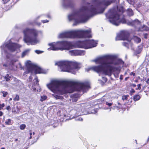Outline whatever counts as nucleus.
Wrapping results in <instances>:
<instances>
[{
    "instance_id": "obj_1",
    "label": "nucleus",
    "mask_w": 149,
    "mask_h": 149,
    "mask_svg": "<svg viewBox=\"0 0 149 149\" xmlns=\"http://www.w3.org/2000/svg\"><path fill=\"white\" fill-rule=\"evenodd\" d=\"M82 0L83 5L80 8L73 11L68 16L70 21L73 20V26H76L81 23H85L90 17L97 14L103 13L107 7L113 3L119 4L120 0H93L92 4L86 2Z\"/></svg>"
},
{
    "instance_id": "obj_2",
    "label": "nucleus",
    "mask_w": 149,
    "mask_h": 149,
    "mask_svg": "<svg viewBox=\"0 0 149 149\" xmlns=\"http://www.w3.org/2000/svg\"><path fill=\"white\" fill-rule=\"evenodd\" d=\"M100 65L95 66L86 69L87 72L90 70L98 73L102 72L105 75L111 76L113 72L120 70L119 65L123 66L124 62L121 59H117V56L113 55H106L100 57L93 61Z\"/></svg>"
},
{
    "instance_id": "obj_3",
    "label": "nucleus",
    "mask_w": 149,
    "mask_h": 149,
    "mask_svg": "<svg viewBox=\"0 0 149 149\" xmlns=\"http://www.w3.org/2000/svg\"><path fill=\"white\" fill-rule=\"evenodd\" d=\"M47 87L54 93L61 95L67 93H71L74 91H80L90 88L88 82L81 83L75 81L52 80L47 85Z\"/></svg>"
},
{
    "instance_id": "obj_4",
    "label": "nucleus",
    "mask_w": 149,
    "mask_h": 149,
    "mask_svg": "<svg viewBox=\"0 0 149 149\" xmlns=\"http://www.w3.org/2000/svg\"><path fill=\"white\" fill-rule=\"evenodd\" d=\"M23 32L24 41L28 45H35L39 42L37 38L38 35L39 33L42 34V31L34 29L26 28Z\"/></svg>"
},
{
    "instance_id": "obj_5",
    "label": "nucleus",
    "mask_w": 149,
    "mask_h": 149,
    "mask_svg": "<svg viewBox=\"0 0 149 149\" xmlns=\"http://www.w3.org/2000/svg\"><path fill=\"white\" fill-rule=\"evenodd\" d=\"M91 30H77L64 32L58 36L59 38H91Z\"/></svg>"
},
{
    "instance_id": "obj_6",
    "label": "nucleus",
    "mask_w": 149,
    "mask_h": 149,
    "mask_svg": "<svg viewBox=\"0 0 149 149\" xmlns=\"http://www.w3.org/2000/svg\"><path fill=\"white\" fill-rule=\"evenodd\" d=\"M55 65L60 67L61 71L67 72L75 74L80 68L79 63L76 62L62 61L56 63Z\"/></svg>"
},
{
    "instance_id": "obj_7",
    "label": "nucleus",
    "mask_w": 149,
    "mask_h": 149,
    "mask_svg": "<svg viewBox=\"0 0 149 149\" xmlns=\"http://www.w3.org/2000/svg\"><path fill=\"white\" fill-rule=\"evenodd\" d=\"M106 17L109 19V21L113 25L118 26L120 23L123 24H126L127 20L124 18L120 19V15L118 14L116 9L113 8L109 11L108 13L106 14Z\"/></svg>"
},
{
    "instance_id": "obj_8",
    "label": "nucleus",
    "mask_w": 149,
    "mask_h": 149,
    "mask_svg": "<svg viewBox=\"0 0 149 149\" xmlns=\"http://www.w3.org/2000/svg\"><path fill=\"white\" fill-rule=\"evenodd\" d=\"M48 45L51 47L48 48V50L54 51L59 50H63L64 49L69 50L72 47L70 43L67 41L57 42L56 44V47L54 46L53 43H49Z\"/></svg>"
},
{
    "instance_id": "obj_9",
    "label": "nucleus",
    "mask_w": 149,
    "mask_h": 149,
    "mask_svg": "<svg viewBox=\"0 0 149 149\" xmlns=\"http://www.w3.org/2000/svg\"><path fill=\"white\" fill-rule=\"evenodd\" d=\"M30 61H27L26 63V65L27 68L25 72L23 75L28 74L30 72L32 73L33 71H34L35 74H40L42 73L41 68L38 66L32 64Z\"/></svg>"
},
{
    "instance_id": "obj_10",
    "label": "nucleus",
    "mask_w": 149,
    "mask_h": 149,
    "mask_svg": "<svg viewBox=\"0 0 149 149\" xmlns=\"http://www.w3.org/2000/svg\"><path fill=\"white\" fill-rule=\"evenodd\" d=\"M19 47V45L17 43L9 42L3 44L1 46V48L2 52L6 54L7 52L5 50L6 48L10 52H15Z\"/></svg>"
},
{
    "instance_id": "obj_11",
    "label": "nucleus",
    "mask_w": 149,
    "mask_h": 149,
    "mask_svg": "<svg viewBox=\"0 0 149 149\" xmlns=\"http://www.w3.org/2000/svg\"><path fill=\"white\" fill-rule=\"evenodd\" d=\"M97 42V41H95L93 40H86L80 41L79 45L81 48L88 49L96 47Z\"/></svg>"
},
{
    "instance_id": "obj_12",
    "label": "nucleus",
    "mask_w": 149,
    "mask_h": 149,
    "mask_svg": "<svg viewBox=\"0 0 149 149\" xmlns=\"http://www.w3.org/2000/svg\"><path fill=\"white\" fill-rule=\"evenodd\" d=\"M129 33L127 31L123 30L121 31L120 33L117 34L116 38V40H126L130 42V40L128 39Z\"/></svg>"
},
{
    "instance_id": "obj_13",
    "label": "nucleus",
    "mask_w": 149,
    "mask_h": 149,
    "mask_svg": "<svg viewBox=\"0 0 149 149\" xmlns=\"http://www.w3.org/2000/svg\"><path fill=\"white\" fill-rule=\"evenodd\" d=\"M74 111H76L75 115L73 117L74 118L75 117L81 116L84 115H86L88 113L85 110V109L83 108L81 105L76 104L75 106Z\"/></svg>"
},
{
    "instance_id": "obj_14",
    "label": "nucleus",
    "mask_w": 149,
    "mask_h": 149,
    "mask_svg": "<svg viewBox=\"0 0 149 149\" xmlns=\"http://www.w3.org/2000/svg\"><path fill=\"white\" fill-rule=\"evenodd\" d=\"M6 58L8 61L9 62V64L8 65L7 64H4L3 66L5 67H8L9 69L13 70L14 69L15 63L16 62L17 60L16 59L12 58V56L10 54L6 55Z\"/></svg>"
},
{
    "instance_id": "obj_15",
    "label": "nucleus",
    "mask_w": 149,
    "mask_h": 149,
    "mask_svg": "<svg viewBox=\"0 0 149 149\" xmlns=\"http://www.w3.org/2000/svg\"><path fill=\"white\" fill-rule=\"evenodd\" d=\"M62 5L63 7L65 8H72L74 5L71 0H62Z\"/></svg>"
},
{
    "instance_id": "obj_16",
    "label": "nucleus",
    "mask_w": 149,
    "mask_h": 149,
    "mask_svg": "<svg viewBox=\"0 0 149 149\" xmlns=\"http://www.w3.org/2000/svg\"><path fill=\"white\" fill-rule=\"evenodd\" d=\"M68 53L70 55L72 56H81L84 55L85 52L83 50H73L69 51Z\"/></svg>"
},
{
    "instance_id": "obj_17",
    "label": "nucleus",
    "mask_w": 149,
    "mask_h": 149,
    "mask_svg": "<svg viewBox=\"0 0 149 149\" xmlns=\"http://www.w3.org/2000/svg\"><path fill=\"white\" fill-rule=\"evenodd\" d=\"M148 30V28L145 25L139 27V28L138 31H147Z\"/></svg>"
},
{
    "instance_id": "obj_18",
    "label": "nucleus",
    "mask_w": 149,
    "mask_h": 149,
    "mask_svg": "<svg viewBox=\"0 0 149 149\" xmlns=\"http://www.w3.org/2000/svg\"><path fill=\"white\" fill-rule=\"evenodd\" d=\"M6 81H10V79L12 77V75L11 74H7L6 76L3 77Z\"/></svg>"
},
{
    "instance_id": "obj_19",
    "label": "nucleus",
    "mask_w": 149,
    "mask_h": 149,
    "mask_svg": "<svg viewBox=\"0 0 149 149\" xmlns=\"http://www.w3.org/2000/svg\"><path fill=\"white\" fill-rule=\"evenodd\" d=\"M127 13L128 15L130 16H132L134 15L133 10L130 8L127 9Z\"/></svg>"
},
{
    "instance_id": "obj_20",
    "label": "nucleus",
    "mask_w": 149,
    "mask_h": 149,
    "mask_svg": "<svg viewBox=\"0 0 149 149\" xmlns=\"http://www.w3.org/2000/svg\"><path fill=\"white\" fill-rule=\"evenodd\" d=\"M133 26H136L137 25H140L141 22L138 19H135L133 21Z\"/></svg>"
},
{
    "instance_id": "obj_21",
    "label": "nucleus",
    "mask_w": 149,
    "mask_h": 149,
    "mask_svg": "<svg viewBox=\"0 0 149 149\" xmlns=\"http://www.w3.org/2000/svg\"><path fill=\"white\" fill-rule=\"evenodd\" d=\"M143 47L141 46H139L137 49L136 52V54H139L142 51Z\"/></svg>"
},
{
    "instance_id": "obj_22",
    "label": "nucleus",
    "mask_w": 149,
    "mask_h": 149,
    "mask_svg": "<svg viewBox=\"0 0 149 149\" xmlns=\"http://www.w3.org/2000/svg\"><path fill=\"white\" fill-rule=\"evenodd\" d=\"M34 83L33 85H38L39 84V81L38 79V77L36 76H35V77L34 78V79L33 80Z\"/></svg>"
},
{
    "instance_id": "obj_23",
    "label": "nucleus",
    "mask_w": 149,
    "mask_h": 149,
    "mask_svg": "<svg viewBox=\"0 0 149 149\" xmlns=\"http://www.w3.org/2000/svg\"><path fill=\"white\" fill-rule=\"evenodd\" d=\"M134 40L135 42L136 43H139L141 41V38L136 36H135L134 37Z\"/></svg>"
},
{
    "instance_id": "obj_24",
    "label": "nucleus",
    "mask_w": 149,
    "mask_h": 149,
    "mask_svg": "<svg viewBox=\"0 0 149 149\" xmlns=\"http://www.w3.org/2000/svg\"><path fill=\"white\" fill-rule=\"evenodd\" d=\"M30 51V49H27L24 51L22 54V57H24L26 55H27L29 52Z\"/></svg>"
},
{
    "instance_id": "obj_25",
    "label": "nucleus",
    "mask_w": 149,
    "mask_h": 149,
    "mask_svg": "<svg viewBox=\"0 0 149 149\" xmlns=\"http://www.w3.org/2000/svg\"><path fill=\"white\" fill-rule=\"evenodd\" d=\"M141 97L138 95H135L133 97V99L135 101H136L139 100Z\"/></svg>"
},
{
    "instance_id": "obj_26",
    "label": "nucleus",
    "mask_w": 149,
    "mask_h": 149,
    "mask_svg": "<svg viewBox=\"0 0 149 149\" xmlns=\"http://www.w3.org/2000/svg\"><path fill=\"white\" fill-rule=\"evenodd\" d=\"M40 98V101L41 102H43L47 99V97L46 95H43L41 96Z\"/></svg>"
},
{
    "instance_id": "obj_27",
    "label": "nucleus",
    "mask_w": 149,
    "mask_h": 149,
    "mask_svg": "<svg viewBox=\"0 0 149 149\" xmlns=\"http://www.w3.org/2000/svg\"><path fill=\"white\" fill-rule=\"evenodd\" d=\"M5 123L7 125H10L11 124V120L10 119H8L5 122Z\"/></svg>"
},
{
    "instance_id": "obj_28",
    "label": "nucleus",
    "mask_w": 149,
    "mask_h": 149,
    "mask_svg": "<svg viewBox=\"0 0 149 149\" xmlns=\"http://www.w3.org/2000/svg\"><path fill=\"white\" fill-rule=\"evenodd\" d=\"M123 45L127 47V49L129 48V44L128 42H123L122 43Z\"/></svg>"
},
{
    "instance_id": "obj_29",
    "label": "nucleus",
    "mask_w": 149,
    "mask_h": 149,
    "mask_svg": "<svg viewBox=\"0 0 149 149\" xmlns=\"http://www.w3.org/2000/svg\"><path fill=\"white\" fill-rule=\"evenodd\" d=\"M19 96L18 95H16L15 96V97L13 99V100L15 101H19Z\"/></svg>"
},
{
    "instance_id": "obj_30",
    "label": "nucleus",
    "mask_w": 149,
    "mask_h": 149,
    "mask_svg": "<svg viewBox=\"0 0 149 149\" xmlns=\"http://www.w3.org/2000/svg\"><path fill=\"white\" fill-rule=\"evenodd\" d=\"M126 24L129 25H131L133 26V21H127Z\"/></svg>"
},
{
    "instance_id": "obj_31",
    "label": "nucleus",
    "mask_w": 149,
    "mask_h": 149,
    "mask_svg": "<svg viewBox=\"0 0 149 149\" xmlns=\"http://www.w3.org/2000/svg\"><path fill=\"white\" fill-rule=\"evenodd\" d=\"M26 126L25 124L21 125L20 127V128L21 130H24Z\"/></svg>"
},
{
    "instance_id": "obj_32",
    "label": "nucleus",
    "mask_w": 149,
    "mask_h": 149,
    "mask_svg": "<svg viewBox=\"0 0 149 149\" xmlns=\"http://www.w3.org/2000/svg\"><path fill=\"white\" fill-rule=\"evenodd\" d=\"M35 52L38 54H39L43 52V51L37 50H35Z\"/></svg>"
},
{
    "instance_id": "obj_33",
    "label": "nucleus",
    "mask_w": 149,
    "mask_h": 149,
    "mask_svg": "<svg viewBox=\"0 0 149 149\" xmlns=\"http://www.w3.org/2000/svg\"><path fill=\"white\" fill-rule=\"evenodd\" d=\"M129 96V95H128L123 96L122 97V99L123 100H127L128 98V97Z\"/></svg>"
},
{
    "instance_id": "obj_34",
    "label": "nucleus",
    "mask_w": 149,
    "mask_h": 149,
    "mask_svg": "<svg viewBox=\"0 0 149 149\" xmlns=\"http://www.w3.org/2000/svg\"><path fill=\"white\" fill-rule=\"evenodd\" d=\"M106 104L109 107H110L111 106L112 104L113 103L112 102H106Z\"/></svg>"
},
{
    "instance_id": "obj_35",
    "label": "nucleus",
    "mask_w": 149,
    "mask_h": 149,
    "mask_svg": "<svg viewBox=\"0 0 149 149\" xmlns=\"http://www.w3.org/2000/svg\"><path fill=\"white\" fill-rule=\"evenodd\" d=\"M76 120L82 121L83 119L81 117H77Z\"/></svg>"
},
{
    "instance_id": "obj_36",
    "label": "nucleus",
    "mask_w": 149,
    "mask_h": 149,
    "mask_svg": "<svg viewBox=\"0 0 149 149\" xmlns=\"http://www.w3.org/2000/svg\"><path fill=\"white\" fill-rule=\"evenodd\" d=\"M2 93L3 94V97H6L8 94V93L7 92L3 91L2 92Z\"/></svg>"
},
{
    "instance_id": "obj_37",
    "label": "nucleus",
    "mask_w": 149,
    "mask_h": 149,
    "mask_svg": "<svg viewBox=\"0 0 149 149\" xmlns=\"http://www.w3.org/2000/svg\"><path fill=\"white\" fill-rule=\"evenodd\" d=\"M10 0H2V3L5 4L9 2Z\"/></svg>"
},
{
    "instance_id": "obj_38",
    "label": "nucleus",
    "mask_w": 149,
    "mask_h": 149,
    "mask_svg": "<svg viewBox=\"0 0 149 149\" xmlns=\"http://www.w3.org/2000/svg\"><path fill=\"white\" fill-rule=\"evenodd\" d=\"M141 84H138L137 85L138 87L136 88V90H137L138 89H141Z\"/></svg>"
},
{
    "instance_id": "obj_39",
    "label": "nucleus",
    "mask_w": 149,
    "mask_h": 149,
    "mask_svg": "<svg viewBox=\"0 0 149 149\" xmlns=\"http://www.w3.org/2000/svg\"><path fill=\"white\" fill-rule=\"evenodd\" d=\"M102 80L103 81V82H107V79L106 78V77H102Z\"/></svg>"
},
{
    "instance_id": "obj_40",
    "label": "nucleus",
    "mask_w": 149,
    "mask_h": 149,
    "mask_svg": "<svg viewBox=\"0 0 149 149\" xmlns=\"http://www.w3.org/2000/svg\"><path fill=\"white\" fill-rule=\"evenodd\" d=\"M49 22V20H42L41 21V22L44 23L48 22Z\"/></svg>"
},
{
    "instance_id": "obj_41",
    "label": "nucleus",
    "mask_w": 149,
    "mask_h": 149,
    "mask_svg": "<svg viewBox=\"0 0 149 149\" xmlns=\"http://www.w3.org/2000/svg\"><path fill=\"white\" fill-rule=\"evenodd\" d=\"M5 105L4 103L0 104V110H1L3 107H4Z\"/></svg>"
},
{
    "instance_id": "obj_42",
    "label": "nucleus",
    "mask_w": 149,
    "mask_h": 149,
    "mask_svg": "<svg viewBox=\"0 0 149 149\" xmlns=\"http://www.w3.org/2000/svg\"><path fill=\"white\" fill-rule=\"evenodd\" d=\"M113 74L115 78H117L118 77V74L114 73Z\"/></svg>"
},
{
    "instance_id": "obj_43",
    "label": "nucleus",
    "mask_w": 149,
    "mask_h": 149,
    "mask_svg": "<svg viewBox=\"0 0 149 149\" xmlns=\"http://www.w3.org/2000/svg\"><path fill=\"white\" fill-rule=\"evenodd\" d=\"M57 99H62L63 98L62 97L60 96H57L56 97Z\"/></svg>"
},
{
    "instance_id": "obj_44",
    "label": "nucleus",
    "mask_w": 149,
    "mask_h": 149,
    "mask_svg": "<svg viewBox=\"0 0 149 149\" xmlns=\"http://www.w3.org/2000/svg\"><path fill=\"white\" fill-rule=\"evenodd\" d=\"M10 107L9 106H7L6 107V109L8 110H9L10 109Z\"/></svg>"
},
{
    "instance_id": "obj_45",
    "label": "nucleus",
    "mask_w": 149,
    "mask_h": 149,
    "mask_svg": "<svg viewBox=\"0 0 149 149\" xmlns=\"http://www.w3.org/2000/svg\"><path fill=\"white\" fill-rule=\"evenodd\" d=\"M131 86L133 87H135L136 86V85L135 84H131Z\"/></svg>"
},
{
    "instance_id": "obj_46",
    "label": "nucleus",
    "mask_w": 149,
    "mask_h": 149,
    "mask_svg": "<svg viewBox=\"0 0 149 149\" xmlns=\"http://www.w3.org/2000/svg\"><path fill=\"white\" fill-rule=\"evenodd\" d=\"M130 75H133L134 76H135V74L134 73H133V72H131L130 73Z\"/></svg>"
},
{
    "instance_id": "obj_47",
    "label": "nucleus",
    "mask_w": 149,
    "mask_h": 149,
    "mask_svg": "<svg viewBox=\"0 0 149 149\" xmlns=\"http://www.w3.org/2000/svg\"><path fill=\"white\" fill-rule=\"evenodd\" d=\"M148 34L147 33H146L144 35V38H147Z\"/></svg>"
},
{
    "instance_id": "obj_48",
    "label": "nucleus",
    "mask_w": 149,
    "mask_h": 149,
    "mask_svg": "<svg viewBox=\"0 0 149 149\" xmlns=\"http://www.w3.org/2000/svg\"><path fill=\"white\" fill-rule=\"evenodd\" d=\"M135 90L133 89H132L131 90V91H130L132 93H133L135 92Z\"/></svg>"
},
{
    "instance_id": "obj_49",
    "label": "nucleus",
    "mask_w": 149,
    "mask_h": 149,
    "mask_svg": "<svg viewBox=\"0 0 149 149\" xmlns=\"http://www.w3.org/2000/svg\"><path fill=\"white\" fill-rule=\"evenodd\" d=\"M33 90L35 91V92H36L37 91V92H38V90H37L36 89V88H33Z\"/></svg>"
},
{
    "instance_id": "obj_50",
    "label": "nucleus",
    "mask_w": 149,
    "mask_h": 149,
    "mask_svg": "<svg viewBox=\"0 0 149 149\" xmlns=\"http://www.w3.org/2000/svg\"><path fill=\"white\" fill-rule=\"evenodd\" d=\"M32 79V77L31 76H30L29 78V81H31Z\"/></svg>"
},
{
    "instance_id": "obj_51",
    "label": "nucleus",
    "mask_w": 149,
    "mask_h": 149,
    "mask_svg": "<svg viewBox=\"0 0 149 149\" xmlns=\"http://www.w3.org/2000/svg\"><path fill=\"white\" fill-rule=\"evenodd\" d=\"M3 113L1 111H0V116H1L3 115Z\"/></svg>"
},
{
    "instance_id": "obj_52",
    "label": "nucleus",
    "mask_w": 149,
    "mask_h": 149,
    "mask_svg": "<svg viewBox=\"0 0 149 149\" xmlns=\"http://www.w3.org/2000/svg\"><path fill=\"white\" fill-rule=\"evenodd\" d=\"M146 83L148 84V83H149V78H148L147 80V81H146Z\"/></svg>"
},
{
    "instance_id": "obj_53",
    "label": "nucleus",
    "mask_w": 149,
    "mask_h": 149,
    "mask_svg": "<svg viewBox=\"0 0 149 149\" xmlns=\"http://www.w3.org/2000/svg\"><path fill=\"white\" fill-rule=\"evenodd\" d=\"M41 15H40L38 16L36 18V19H39L40 17L41 16Z\"/></svg>"
},
{
    "instance_id": "obj_54",
    "label": "nucleus",
    "mask_w": 149,
    "mask_h": 149,
    "mask_svg": "<svg viewBox=\"0 0 149 149\" xmlns=\"http://www.w3.org/2000/svg\"><path fill=\"white\" fill-rule=\"evenodd\" d=\"M128 78H129V77H126V78H125V81H127Z\"/></svg>"
},
{
    "instance_id": "obj_55",
    "label": "nucleus",
    "mask_w": 149,
    "mask_h": 149,
    "mask_svg": "<svg viewBox=\"0 0 149 149\" xmlns=\"http://www.w3.org/2000/svg\"><path fill=\"white\" fill-rule=\"evenodd\" d=\"M31 130L30 131V136H31L32 135V134L31 132Z\"/></svg>"
},
{
    "instance_id": "obj_56",
    "label": "nucleus",
    "mask_w": 149,
    "mask_h": 149,
    "mask_svg": "<svg viewBox=\"0 0 149 149\" xmlns=\"http://www.w3.org/2000/svg\"><path fill=\"white\" fill-rule=\"evenodd\" d=\"M47 17L48 18H50V16L49 15H47Z\"/></svg>"
},
{
    "instance_id": "obj_57",
    "label": "nucleus",
    "mask_w": 149,
    "mask_h": 149,
    "mask_svg": "<svg viewBox=\"0 0 149 149\" xmlns=\"http://www.w3.org/2000/svg\"><path fill=\"white\" fill-rule=\"evenodd\" d=\"M120 80H122L123 79V78L122 77L121 75L120 76Z\"/></svg>"
},
{
    "instance_id": "obj_58",
    "label": "nucleus",
    "mask_w": 149,
    "mask_h": 149,
    "mask_svg": "<svg viewBox=\"0 0 149 149\" xmlns=\"http://www.w3.org/2000/svg\"><path fill=\"white\" fill-rule=\"evenodd\" d=\"M5 81H0V83H1V84H2V83H3V82H4Z\"/></svg>"
},
{
    "instance_id": "obj_59",
    "label": "nucleus",
    "mask_w": 149,
    "mask_h": 149,
    "mask_svg": "<svg viewBox=\"0 0 149 149\" xmlns=\"http://www.w3.org/2000/svg\"><path fill=\"white\" fill-rule=\"evenodd\" d=\"M132 93H132L130 91V95H132Z\"/></svg>"
},
{
    "instance_id": "obj_60",
    "label": "nucleus",
    "mask_w": 149,
    "mask_h": 149,
    "mask_svg": "<svg viewBox=\"0 0 149 149\" xmlns=\"http://www.w3.org/2000/svg\"><path fill=\"white\" fill-rule=\"evenodd\" d=\"M40 135H39L38 137L37 138V140L35 141V142H36L38 139L39 137H40Z\"/></svg>"
},
{
    "instance_id": "obj_61",
    "label": "nucleus",
    "mask_w": 149,
    "mask_h": 149,
    "mask_svg": "<svg viewBox=\"0 0 149 149\" xmlns=\"http://www.w3.org/2000/svg\"><path fill=\"white\" fill-rule=\"evenodd\" d=\"M38 25L39 26H40L41 24L40 23H38Z\"/></svg>"
},
{
    "instance_id": "obj_62",
    "label": "nucleus",
    "mask_w": 149,
    "mask_h": 149,
    "mask_svg": "<svg viewBox=\"0 0 149 149\" xmlns=\"http://www.w3.org/2000/svg\"><path fill=\"white\" fill-rule=\"evenodd\" d=\"M18 141V139H16L15 140V142H16L17 141Z\"/></svg>"
},
{
    "instance_id": "obj_63",
    "label": "nucleus",
    "mask_w": 149,
    "mask_h": 149,
    "mask_svg": "<svg viewBox=\"0 0 149 149\" xmlns=\"http://www.w3.org/2000/svg\"><path fill=\"white\" fill-rule=\"evenodd\" d=\"M32 138V136H30L29 137L30 139H31Z\"/></svg>"
},
{
    "instance_id": "obj_64",
    "label": "nucleus",
    "mask_w": 149,
    "mask_h": 149,
    "mask_svg": "<svg viewBox=\"0 0 149 149\" xmlns=\"http://www.w3.org/2000/svg\"><path fill=\"white\" fill-rule=\"evenodd\" d=\"M1 149H5L4 148H2Z\"/></svg>"
}]
</instances>
